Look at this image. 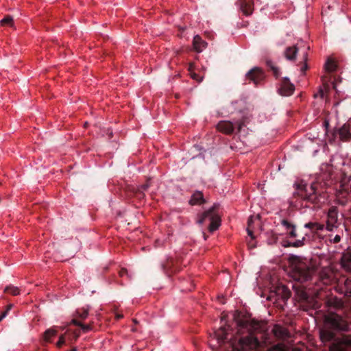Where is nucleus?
I'll return each mask as SVG.
<instances>
[{
  "label": "nucleus",
  "mask_w": 351,
  "mask_h": 351,
  "mask_svg": "<svg viewBox=\"0 0 351 351\" xmlns=\"http://www.w3.org/2000/svg\"><path fill=\"white\" fill-rule=\"evenodd\" d=\"M233 319L237 326L235 334H232L229 339L230 332H232L233 329L228 325L221 326L214 332L215 338L218 342L222 343L225 340H229L233 349L238 351L258 348L260 342L255 335L265 330V324L250 317L241 316L238 311L234 314Z\"/></svg>",
  "instance_id": "obj_1"
},
{
  "label": "nucleus",
  "mask_w": 351,
  "mask_h": 351,
  "mask_svg": "<svg viewBox=\"0 0 351 351\" xmlns=\"http://www.w3.org/2000/svg\"><path fill=\"white\" fill-rule=\"evenodd\" d=\"M256 219H259V217H258V216H256Z\"/></svg>",
  "instance_id": "obj_51"
},
{
  "label": "nucleus",
  "mask_w": 351,
  "mask_h": 351,
  "mask_svg": "<svg viewBox=\"0 0 351 351\" xmlns=\"http://www.w3.org/2000/svg\"><path fill=\"white\" fill-rule=\"evenodd\" d=\"M294 90L295 86L291 83L289 79L284 77L281 80L278 92L282 96H290L293 93Z\"/></svg>",
  "instance_id": "obj_8"
},
{
  "label": "nucleus",
  "mask_w": 351,
  "mask_h": 351,
  "mask_svg": "<svg viewBox=\"0 0 351 351\" xmlns=\"http://www.w3.org/2000/svg\"><path fill=\"white\" fill-rule=\"evenodd\" d=\"M344 293L346 297H351V276L347 278L344 281Z\"/></svg>",
  "instance_id": "obj_22"
},
{
  "label": "nucleus",
  "mask_w": 351,
  "mask_h": 351,
  "mask_svg": "<svg viewBox=\"0 0 351 351\" xmlns=\"http://www.w3.org/2000/svg\"><path fill=\"white\" fill-rule=\"evenodd\" d=\"M317 184L313 183L310 186L297 184L290 204L295 208L319 206L326 199L325 193L317 189Z\"/></svg>",
  "instance_id": "obj_4"
},
{
  "label": "nucleus",
  "mask_w": 351,
  "mask_h": 351,
  "mask_svg": "<svg viewBox=\"0 0 351 351\" xmlns=\"http://www.w3.org/2000/svg\"><path fill=\"white\" fill-rule=\"evenodd\" d=\"M267 66L272 71L273 75L275 77L277 78L280 76V73L279 69L274 66L271 61H267Z\"/></svg>",
  "instance_id": "obj_23"
},
{
  "label": "nucleus",
  "mask_w": 351,
  "mask_h": 351,
  "mask_svg": "<svg viewBox=\"0 0 351 351\" xmlns=\"http://www.w3.org/2000/svg\"><path fill=\"white\" fill-rule=\"evenodd\" d=\"M219 205L214 204L208 210L204 212L202 214L199 215L197 220V223L202 225L204 221L208 219L210 221L208 226V230L210 232H213L220 226L221 219L218 213Z\"/></svg>",
  "instance_id": "obj_5"
},
{
  "label": "nucleus",
  "mask_w": 351,
  "mask_h": 351,
  "mask_svg": "<svg viewBox=\"0 0 351 351\" xmlns=\"http://www.w3.org/2000/svg\"><path fill=\"white\" fill-rule=\"evenodd\" d=\"M0 24L2 26H12L13 25V19L11 16H5L3 19L0 21Z\"/></svg>",
  "instance_id": "obj_29"
},
{
  "label": "nucleus",
  "mask_w": 351,
  "mask_h": 351,
  "mask_svg": "<svg viewBox=\"0 0 351 351\" xmlns=\"http://www.w3.org/2000/svg\"><path fill=\"white\" fill-rule=\"evenodd\" d=\"M341 264L346 271L351 273V250L348 249L342 254Z\"/></svg>",
  "instance_id": "obj_12"
},
{
  "label": "nucleus",
  "mask_w": 351,
  "mask_h": 351,
  "mask_svg": "<svg viewBox=\"0 0 351 351\" xmlns=\"http://www.w3.org/2000/svg\"><path fill=\"white\" fill-rule=\"evenodd\" d=\"M80 328H82V330L84 332H88V331L90 330H91V328H91V326H90V324H82H82H81V326H80Z\"/></svg>",
  "instance_id": "obj_34"
},
{
  "label": "nucleus",
  "mask_w": 351,
  "mask_h": 351,
  "mask_svg": "<svg viewBox=\"0 0 351 351\" xmlns=\"http://www.w3.org/2000/svg\"><path fill=\"white\" fill-rule=\"evenodd\" d=\"M254 239V238L253 239L251 238V241H249V243H248V245L250 248H254L256 247L255 244L253 242Z\"/></svg>",
  "instance_id": "obj_41"
},
{
  "label": "nucleus",
  "mask_w": 351,
  "mask_h": 351,
  "mask_svg": "<svg viewBox=\"0 0 351 351\" xmlns=\"http://www.w3.org/2000/svg\"><path fill=\"white\" fill-rule=\"evenodd\" d=\"M173 261L171 258L167 259L165 262L160 265L161 269L163 272L167 275H170L173 271L172 269Z\"/></svg>",
  "instance_id": "obj_19"
},
{
  "label": "nucleus",
  "mask_w": 351,
  "mask_h": 351,
  "mask_svg": "<svg viewBox=\"0 0 351 351\" xmlns=\"http://www.w3.org/2000/svg\"><path fill=\"white\" fill-rule=\"evenodd\" d=\"M64 342H65L64 336V335H61L60 337V338H59L58 341L56 343V346L58 348H60L64 343Z\"/></svg>",
  "instance_id": "obj_35"
},
{
  "label": "nucleus",
  "mask_w": 351,
  "mask_h": 351,
  "mask_svg": "<svg viewBox=\"0 0 351 351\" xmlns=\"http://www.w3.org/2000/svg\"><path fill=\"white\" fill-rule=\"evenodd\" d=\"M71 324H73V325H75V326H80L82 324V322L77 320L76 319H73L71 321Z\"/></svg>",
  "instance_id": "obj_40"
},
{
  "label": "nucleus",
  "mask_w": 351,
  "mask_h": 351,
  "mask_svg": "<svg viewBox=\"0 0 351 351\" xmlns=\"http://www.w3.org/2000/svg\"><path fill=\"white\" fill-rule=\"evenodd\" d=\"M304 56V61H306V59H307V53H305L304 54V56Z\"/></svg>",
  "instance_id": "obj_47"
},
{
  "label": "nucleus",
  "mask_w": 351,
  "mask_h": 351,
  "mask_svg": "<svg viewBox=\"0 0 351 351\" xmlns=\"http://www.w3.org/2000/svg\"><path fill=\"white\" fill-rule=\"evenodd\" d=\"M322 81H323L324 85L326 86V88H328V85L327 84V83L325 80V77H322Z\"/></svg>",
  "instance_id": "obj_46"
},
{
  "label": "nucleus",
  "mask_w": 351,
  "mask_h": 351,
  "mask_svg": "<svg viewBox=\"0 0 351 351\" xmlns=\"http://www.w3.org/2000/svg\"><path fill=\"white\" fill-rule=\"evenodd\" d=\"M319 93L320 95V97L323 98L324 95L323 89L320 88L319 90Z\"/></svg>",
  "instance_id": "obj_45"
},
{
  "label": "nucleus",
  "mask_w": 351,
  "mask_h": 351,
  "mask_svg": "<svg viewBox=\"0 0 351 351\" xmlns=\"http://www.w3.org/2000/svg\"><path fill=\"white\" fill-rule=\"evenodd\" d=\"M78 337H79V335H77L75 336V339H77Z\"/></svg>",
  "instance_id": "obj_50"
},
{
  "label": "nucleus",
  "mask_w": 351,
  "mask_h": 351,
  "mask_svg": "<svg viewBox=\"0 0 351 351\" xmlns=\"http://www.w3.org/2000/svg\"><path fill=\"white\" fill-rule=\"evenodd\" d=\"M298 49L295 45L287 47L284 51L285 58L289 61H295Z\"/></svg>",
  "instance_id": "obj_16"
},
{
  "label": "nucleus",
  "mask_w": 351,
  "mask_h": 351,
  "mask_svg": "<svg viewBox=\"0 0 351 351\" xmlns=\"http://www.w3.org/2000/svg\"><path fill=\"white\" fill-rule=\"evenodd\" d=\"M306 228H308L312 231H319L324 229V226L316 222H309L304 224Z\"/></svg>",
  "instance_id": "obj_20"
},
{
  "label": "nucleus",
  "mask_w": 351,
  "mask_h": 351,
  "mask_svg": "<svg viewBox=\"0 0 351 351\" xmlns=\"http://www.w3.org/2000/svg\"><path fill=\"white\" fill-rule=\"evenodd\" d=\"M339 134V138L343 141H348L351 139V132L350 130V125L344 124L340 128H339L334 134L336 135Z\"/></svg>",
  "instance_id": "obj_11"
},
{
  "label": "nucleus",
  "mask_w": 351,
  "mask_h": 351,
  "mask_svg": "<svg viewBox=\"0 0 351 351\" xmlns=\"http://www.w3.org/2000/svg\"><path fill=\"white\" fill-rule=\"evenodd\" d=\"M273 332L274 335L280 339H286L290 337L289 331L286 328L280 326H275L273 329Z\"/></svg>",
  "instance_id": "obj_17"
},
{
  "label": "nucleus",
  "mask_w": 351,
  "mask_h": 351,
  "mask_svg": "<svg viewBox=\"0 0 351 351\" xmlns=\"http://www.w3.org/2000/svg\"><path fill=\"white\" fill-rule=\"evenodd\" d=\"M123 314H121V313H116V314H115V318H116L117 319H121V318H123Z\"/></svg>",
  "instance_id": "obj_42"
},
{
  "label": "nucleus",
  "mask_w": 351,
  "mask_h": 351,
  "mask_svg": "<svg viewBox=\"0 0 351 351\" xmlns=\"http://www.w3.org/2000/svg\"><path fill=\"white\" fill-rule=\"evenodd\" d=\"M338 208L337 206H332L329 208L327 213L326 230L332 231L338 227Z\"/></svg>",
  "instance_id": "obj_6"
},
{
  "label": "nucleus",
  "mask_w": 351,
  "mask_h": 351,
  "mask_svg": "<svg viewBox=\"0 0 351 351\" xmlns=\"http://www.w3.org/2000/svg\"><path fill=\"white\" fill-rule=\"evenodd\" d=\"M292 259V269L291 276L295 281L293 289L298 301L304 307L316 309L319 307L317 301L315 298L309 295L305 290V287L300 284L308 282L312 278L315 268L306 259L293 256Z\"/></svg>",
  "instance_id": "obj_2"
},
{
  "label": "nucleus",
  "mask_w": 351,
  "mask_h": 351,
  "mask_svg": "<svg viewBox=\"0 0 351 351\" xmlns=\"http://www.w3.org/2000/svg\"><path fill=\"white\" fill-rule=\"evenodd\" d=\"M119 276L121 277H123L125 276H128V271H127V269H125V268L121 269L120 271H119Z\"/></svg>",
  "instance_id": "obj_39"
},
{
  "label": "nucleus",
  "mask_w": 351,
  "mask_h": 351,
  "mask_svg": "<svg viewBox=\"0 0 351 351\" xmlns=\"http://www.w3.org/2000/svg\"><path fill=\"white\" fill-rule=\"evenodd\" d=\"M237 124H238V129L239 130H240L241 129V128L244 125V123L243 122H237Z\"/></svg>",
  "instance_id": "obj_44"
},
{
  "label": "nucleus",
  "mask_w": 351,
  "mask_h": 351,
  "mask_svg": "<svg viewBox=\"0 0 351 351\" xmlns=\"http://www.w3.org/2000/svg\"><path fill=\"white\" fill-rule=\"evenodd\" d=\"M149 187V184L148 183H146V184H143L141 186V189H139V191H138V195H137L139 198H141V197H143L145 195L144 193H143V191L147 190V189Z\"/></svg>",
  "instance_id": "obj_32"
},
{
  "label": "nucleus",
  "mask_w": 351,
  "mask_h": 351,
  "mask_svg": "<svg viewBox=\"0 0 351 351\" xmlns=\"http://www.w3.org/2000/svg\"><path fill=\"white\" fill-rule=\"evenodd\" d=\"M240 10L245 16H250L254 11L253 0H238Z\"/></svg>",
  "instance_id": "obj_10"
},
{
  "label": "nucleus",
  "mask_w": 351,
  "mask_h": 351,
  "mask_svg": "<svg viewBox=\"0 0 351 351\" xmlns=\"http://www.w3.org/2000/svg\"><path fill=\"white\" fill-rule=\"evenodd\" d=\"M4 292L10 293L12 295H17L20 293L19 288L13 285L7 286L4 289Z\"/></svg>",
  "instance_id": "obj_27"
},
{
  "label": "nucleus",
  "mask_w": 351,
  "mask_h": 351,
  "mask_svg": "<svg viewBox=\"0 0 351 351\" xmlns=\"http://www.w3.org/2000/svg\"><path fill=\"white\" fill-rule=\"evenodd\" d=\"M329 303L330 306H333L336 309H340L343 306V302L337 298L330 300Z\"/></svg>",
  "instance_id": "obj_30"
},
{
  "label": "nucleus",
  "mask_w": 351,
  "mask_h": 351,
  "mask_svg": "<svg viewBox=\"0 0 351 351\" xmlns=\"http://www.w3.org/2000/svg\"><path fill=\"white\" fill-rule=\"evenodd\" d=\"M274 292L278 300H282L283 302H287L291 295L290 290L282 285L277 286L275 288Z\"/></svg>",
  "instance_id": "obj_9"
},
{
  "label": "nucleus",
  "mask_w": 351,
  "mask_h": 351,
  "mask_svg": "<svg viewBox=\"0 0 351 351\" xmlns=\"http://www.w3.org/2000/svg\"><path fill=\"white\" fill-rule=\"evenodd\" d=\"M278 235L274 232L271 233V237L268 239V243L269 244H274L276 243L278 241Z\"/></svg>",
  "instance_id": "obj_33"
},
{
  "label": "nucleus",
  "mask_w": 351,
  "mask_h": 351,
  "mask_svg": "<svg viewBox=\"0 0 351 351\" xmlns=\"http://www.w3.org/2000/svg\"><path fill=\"white\" fill-rule=\"evenodd\" d=\"M132 330L133 332L136 331V328H132Z\"/></svg>",
  "instance_id": "obj_49"
},
{
  "label": "nucleus",
  "mask_w": 351,
  "mask_h": 351,
  "mask_svg": "<svg viewBox=\"0 0 351 351\" xmlns=\"http://www.w3.org/2000/svg\"><path fill=\"white\" fill-rule=\"evenodd\" d=\"M193 44L195 50L197 52H201L207 45V43L199 35L194 36Z\"/></svg>",
  "instance_id": "obj_18"
},
{
  "label": "nucleus",
  "mask_w": 351,
  "mask_h": 351,
  "mask_svg": "<svg viewBox=\"0 0 351 351\" xmlns=\"http://www.w3.org/2000/svg\"><path fill=\"white\" fill-rule=\"evenodd\" d=\"M350 326L341 315L330 313L325 318L324 327L320 330V339L323 343L332 342L330 351H351V337H337L336 331H348Z\"/></svg>",
  "instance_id": "obj_3"
},
{
  "label": "nucleus",
  "mask_w": 351,
  "mask_h": 351,
  "mask_svg": "<svg viewBox=\"0 0 351 351\" xmlns=\"http://www.w3.org/2000/svg\"><path fill=\"white\" fill-rule=\"evenodd\" d=\"M307 69V64L305 63L302 67H301V71L302 72H305L306 70Z\"/></svg>",
  "instance_id": "obj_43"
},
{
  "label": "nucleus",
  "mask_w": 351,
  "mask_h": 351,
  "mask_svg": "<svg viewBox=\"0 0 351 351\" xmlns=\"http://www.w3.org/2000/svg\"><path fill=\"white\" fill-rule=\"evenodd\" d=\"M281 224L285 227L287 234L291 238H295L298 235L295 230V226L286 219L281 220Z\"/></svg>",
  "instance_id": "obj_15"
},
{
  "label": "nucleus",
  "mask_w": 351,
  "mask_h": 351,
  "mask_svg": "<svg viewBox=\"0 0 351 351\" xmlns=\"http://www.w3.org/2000/svg\"><path fill=\"white\" fill-rule=\"evenodd\" d=\"M206 202L205 199L204 198L203 193L201 191H196L191 195V197L189 200V204L194 205H201Z\"/></svg>",
  "instance_id": "obj_14"
},
{
  "label": "nucleus",
  "mask_w": 351,
  "mask_h": 351,
  "mask_svg": "<svg viewBox=\"0 0 351 351\" xmlns=\"http://www.w3.org/2000/svg\"><path fill=\"white\" fill-rule=\"evenodd\" d=\"M132 321L135 324H137L138 323L136 319H133Z\"/></svg>",
  "instance_id": "obj_48"
},
{
  "label": "nucleus",
  "mask_w": 351,
  "mask_h": 351,
  "mask_svg": "<svg viewBox=\"0 0 351 351\" xmlns=\"http://www.w3.org/2000/svg\"><path fill=\"white\" fill-rule=\"evenodd\" d=\"M330 241H332L333 243H338L341 241V236L337 234L332 239H330Z\"/></svg>",
  "instance_id": "obj_37"
},
{
  "label": "nucleus",
  "mask_w": 351,
  "mask_h": 351,
  "mask_svg": "<svg viewBox=\"0 0 351 351\" xmlns=\"http://www.w3.org/2000/svg\"><path fill=\"white\" fill-rule=\"evenodd\" d=\"M12 304H8L7 306H6V308L5 311H3V312H1V315H0V322L3 320V319H4L7 315L8 314L9 311L12 309Z\"/></svg>",
  "instance_id": "obj_31"
},
{
  "label": "nucleus",
  "mask_w": 351,
  "mask_h": 351,
  "mask_svg": "<svg viewBox=\"0 0 351 351\" xmlns=\"http://www.w3.org/2000/svg\"><path fill=\"white\" fill-rule=\"evenodd\" d=\"M336 67L337 65L335 62L331 59H328L325 64V69L329 73L335 71Z\"/></svg>",
  "instance_id": "obj_26"
},
{
  "label": "nucleus",
  "mask_w": 351,
  "mask_h": 351,
  "mask_svg": "<svg viewBox=\"0 0 351 351\" xmlns=\"http://www.w3.org/2000/svg\"><path fill=\"white\" fill-rule=\"evenodd\" d=\"M191 77H192L193 80H195L197 81L198 82H202V77H200V76H199V75H198L197 73H191Z\"/></svg>",
  "instance_id": "obj_36"
},
{
  "label": "nucleus",
  "mask_w": 351,
  "mask_h": 351,
  "mask_svg": "<svg viewBox=\"0 0 351 351\" xmlns=\"http://www.w3.org/2000/svg\"><path fill=\"white\" fill-rule=\"evenodd\" d=\"M76 313L79 318L84 320V319H86V317L88 315V309L85 308H82L77 309L76 311Z\"/></svg>",
  "instance_id": "obj_28"
},
{
  "label": "nucleus",
  "mask_w": 351,
  "mask_h": 351,
  "mask_svg": "<svg viewBox=\"0 0 351 351\" xmlns=\"http://www.w3.org/2000/svg\"><path fill=\"white\" fill-rule=\"evenodd\" d=\"M57 330L55 328L47 329L43 334V339L46 342H50L51 337L57 335Z\"/></svg>",
  "instance_id": "obj_21"
},
{
  "label": "nucleus",
  "mask_w": 351,
  "mask_h": 351,
  "mask_svg": "<svg viewBox=\"0 0 351 351\" xmlns=\"http://www.w3.org/2000/svg\"><path fill=\"white\" fill-rule=\"evenodd\" d=\"M254 223V217L253 216H250L249 218H248V220H247V234L248 235L253 239L254 237V234H253V230H252V224Z\"/></svg>",
  "instance_id": "obj_25"
},
{
  "label": "nucleus",
  "mask_w": 351,
  "mask_h": 351,
  "mask_svg": "<svg viewBox=\"0 0 351 351\" xmlns=\"http://www.w3.org/2000/svg\"><path fill=\"white\" fill-rule=\"evenodd\" d=\"M304 240H305V238L302 237V239H298L293 243L287 241V243L284 244L283 246L284 247H301V246L304 245Z\"/></svg>",
  "instance_id": "obj_24"
},
{
  "label": "nucleus",
  "mask_w": 351,
  "mask_h": 351,
  "mask_svg": "<svg viewBox=\"0 0 351 351\" xmlns=\"http://www.w3.org/2000/svg\"><path fill=\"white\" fill-rule=\"evenodd\" d=\"M286 43V40L285 39V38L283 37H281L276 43V45H278V46H282L284 45H285Z\"/></svg>",
  "instance_id": "obj_38"
},
{
  "label": "nucleus",
  "mask_w": 351,
  "mask_h": 351,
  "mask_svg": "<svg viewBox=\"0 0 351 351\" xmlns=\"http://www.w3.org/2000/svg\"><path fill=\"white\" fill-rule=\"evenodd\" d=\"M246 78L253 82L256 86H258L264 80L265 73L259 67H254L247 73Z\"/></svg>",
  "instance_id": "obj_7"
},
{
  "label": "nucleus",
  "mask_w": 351,
  "mask_h": 351,
  "mask_svg": "<svg viewBox=\"0 0 351 351\" xmlns=\"http://www.w3.org/2000/svg\"><path fill=\"white\" fill-rule=\"evenodd\" d=\"M217 130L226 134H231L234 132V125L229 121H221L217 125Z\"/></svg>",
  "instance_id": "obj_13"
},
{
  "label": "nucleus",
  "mask_w": 351,
  "mask_h": 351,
  "mask_svg": "<svg viewBox=\"0 0 351 351\" xmlns=\"http://www.w3.org/2000/svg\"><path fill=\"white\" fill-rule=\"evenodd\" d=\"M280 351H284L283 350H280Z\"/></svg>",
  "instance_id": "obj_52"
}]
</instances>
